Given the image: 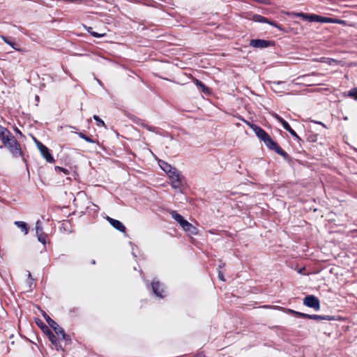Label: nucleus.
I'll return each instance as SVG.
<instances>
[{"instance_id": "0eeeda50", "label": "nucleus", "mask_w": 357, "mask_h": 357, "mask_svg": "<svg viewBox=\"0 0 357 357\" xmlns=\"http://www.w3.org/2000/svg\"><path fill=\"white\" fill-rule=\"evenodd\" d=\"M6 148L10 151L13 157L18 158L22 156V151L21 149L20 144L17 142L16 139L14 140L13 142H11Z\"/></svg>"}, {"instance_id": "7c9ffc66", "label": "nucleus", "mask_w": 357, "mask_h": 357, "mask_svg": "<svg viewBox=\"0 0 357 357\" xmlns=\"http://www.w3.org/2000/svg\"><path fill=\"white\" fill-rule=\"evenodd\" d=\"M291 136H293L294 137L295 139H296L297 141H301V139L298 137V135L296 134V132L292 129L291 128V130H289L288 131Z\"/></svg>"}, {"instance_id": "a878e982", "label": "nucleus", "mask_w": 357, "mask_h": 357, "mask_svg": "<svg viewBox=\"0 0 357 357\" xmlns=\"http://www.w3.org/2000/svg\"><path fill=\"white\" fill-rule=\"evenodd\" d=\"M93 119L96 121L97 126L100 127H105V122L97 115H93Z\"/></svg>"}, {"instance_id": "9b49d317", "label": "nucleus", "mask_w": 357, "mask_h": 357, "mask_svg": "<svg viewBox=\"0 0 357 357\" xmlns=\"http://www.w3.org/2000/svg\"><path fill=\"white\" fill-rule=\"evenodd\" d=\"M271 45V41L264 39H252L250 41V46L255 48H266Z\"/></svg>"}, {"instance_id": "bb28decb", "label": "nucleus", "mask_w": 357, "mask_h": 357, "mask_svg": "<svg viewBox=\"0 0 357 357\" xmlns=\"http://www.w3.org/2000/svg\"><path fill=\"white\" fill-rule=\"evenodd\" d=\"M1 38H2V40L8 45H9L10 46H11L13 49L16 50H18V49L15 47V43H13L11 41H10L7 37L4 36H1Z\"/></svg>"}, {"instance_id": "f03ea898", "label": "nucleus", "mask_w": 357, "mask_h": 357, "mask_svg": "<svg viewBox=\"0 0 357 357\" xmlns=\"http://www.w3.org/2000/svg\"><path fill=\"white\" fill-rule=\"evenodd\" d=\"M263 142L269 149L275 151L278 154L282 156L284 160H289L290 159L289 154L273 141L269 135Z\"/></svg>"}, {"instance_id": "9d476101", "label": "nucleus", "mask_w": 357, "mask_h": 357, "mask_svg": "<svg viewBox=\"0 0 357 357\" xmlns=\"http://www.w3.org/2000/svg\"><path fill=\"white\" fill-rule=\"evenodd\" d=\"M151 287L153 292L156 296L159 298L165 297V291L159 281L153 280L151 283Z\"/></svg>"}, {"instance_id": "f704fd0d", "label": "nucleus", "mask_w": 357, "mask_h": 357, "mask_svg": "<svg viewBox=\"0 0 357 357\" xmlns=\"http://www.w3.org/2000/svg\"><path fill=\"white\" fill-rule=\"evenodd\" d=\"M90 33L91 36L96 38H101L103 36V34H100L95 31L90 32Z\"/></svg>"}, {"instance_id": "a211bd4d", "label": "nucleus", "mask_w": 357, "mask_h": 357, "mask_svg": "<svg viewBox=\"0 0 357 357\" xmlns=\"http://www.w3.org/2000/svg\"><path fill=\"white\" fill-rule=\"evenodd\" d=\"M183 230L192 235H196L198 233L197 229L190 222L188 223Z\"/></svg>"}, {"instance_id": "2f4dec72", "label": "nucleus", "mask_w": 357, "mask_h": 357, "mask_svg": "<svg viewBox=\"0 0 357 357\" xmlns=\"http://www.w3.org/2000/svg\"><path fill=\"white\" fill-rule=\"evenodd\" d=\"M54 169L56 172H62L65 174H68L69 173V171L67 169L63 168L61 167L56 166Z\"/></svg>"}, {"instance_id": "5701e85b", "label": "nucleus", "mask_w": 357, "mask_h": 357, "mask_svg": "<svg viewBox=\"0 0 357 357\" xmlns=\"http://www.w3.org/2000/svg\"><path fill=\"white\" fill-rule=\"evenodd\" d=\"M171 215L173 219H174L178 223H179L181 220H183L184 218L182 215H181L179 213H178L175 211H172L171 212Z\"/></svg>"}, {"instance_id": "aec40b11", "label": "nucleus", "mask_w": 357, "mask_h": 357, "mask_svg": "<svg viewBox=\"0 0 357 357\" xmlns=\"http://www.w3.org/2000/svg\"><path fill=\"white\" fill-rule=\"evenodd\" d=\"M27 280L26 281V284L28 285L29 289L32 290L33 288L36 286L34 284V280L31 276L30 271H27Z\"/></svg>"}, {"instance_id": "f8f14e48", "label": "nucleus", "mask_w": 357, "mask_h": 357, "mask_svg": "<svg viewBox=\"0 0 357 357\" xmlns=\"http://www.w3.org/2000/svg\"><path fill=\"white\" fill-rule=\"evenodd\" d=\"M250 128L254 131L257 137L261 141H264L269 135L259 126H250Z\"/></svg>"}, {"instance_id": "cd10ccee", "label": "nucleus", "mask_w": 357, "mask_h": 357, "mask_svg": "<svg viewBox=\"0 0 357 357\" xmlns=\"http://www.w3.org/2000/svg\"><path fill=\"white\" fill-rule=\"evenodd\" d=\"M37 235V237H38V240L42 243L43 244H45L46 243V238H47V235L44 233H41V234H36Z\"/></svg>"}, {"instance_id": "c03bdc74", "label": "nucleus", "mask_w": 357, "mask_h": 357, "mask_svg": "<svg viewBox=\"0 0 357 357\" xmlns=\"http://www.w3.org/2000/svg\"><path fill=\"white\" fill-rule=\"evenodd\" d=\"M36 100H39V97L38 96H36Z\"/></svg>"}, {"instance_id": "a18cd8bd", "label": "nucleus", "mask_w": 357, "mask_h": 357, "mask_svg": "<svg viewBox=\"0 0 357 357\" xmlns=\"http://www.w3.org/2000/svg\"><path fill=\"white\" fill-rule=\"evenodd\" d=\"M91 263H92L93 264H95V263H96L95 260H93Z\"/></svg>"}, {"instance_id": "58836bf2", "label": "nucleus", "mask_w": 357, "mask_h": 357, "mask_svg": "<svg viewBox=\"0 0 357 357\" xmlns=\"http://www.w3.org/2000/svg\"><path fill=\"white\" fill-rule=\"evenodd\" d=\"M225 266V264H220L218 266V270H221Z\"/></svg>"}, {"instance_id": "473e14b6", "label": "nucleus", "mask_w": 357, "mask_h": 357, "mask_svg": "<svg viewBox=\"0 0 357 357\" xmlns=\"http://www.w3.org/2000/svg\"><path fill=\"white\" fill-rule=\"evenodd\" d=\"M189 222L186 220L183 219L181 220L178 224L181 225V227L183 228V229H185V226L188 225Z\"/></svg>"}, {"instance_id": "6ab92c4d", "label": "nucleus", "mask_w": 357, "mask_h": 357, "mask_svg": "<svg viewBox=\"0 0 357 357\" xmlns=\"http://www.w3.org/2000/svg\"><path fill=\"white\" fill-rule=\"evenodd\" d=\"M275 119L280 122L281 123V124L282 125V127L284 130H286L287 131H289V130H291V126H289V124L288 123V122H287L285 120H284L282 117H280L279 115L278 114H275Z\"/></svg>"}, {"instance_id": "1a4fd4ad", "label": "nucleus", "mask_w": 357, "mask_h": 357, "mask_svg": "<svg viewBox=\"0 0 357 357\" xmlns=\"http://www.w3.org/2000/svg\"><path fill=\"white\" fill-rule=\"evenodd\" d=\"M252 20L255 22H259V23H267L273 26H275V27L279 29L280 30L282 29L280 26L278 25L276 22L270 21L268 18H266L262 15H258V14L253 15L252 17Z\"/></svg>"}, {"instance_id": "423d86ee", "label": "nucleus", "mask_w": 357, "mask_h": 357, "mask_svg": "<svg viewBox=\"0 0 357 357\" xmlns=\"http://www.w3.org/2000/svg\"><path fill=\"white\" fill-rule=\"evenodd\" d=\"M38 149L40 151L42 156L47 162L52 163L54 162V157L50 153V149L42 143H38Z\"/></svg>"}, {"instance_id": "2eb2a0df", "label": "nucleus", "mask_w": 357, "mask_h": 357, "mask_svg": "<svg viewBox=\"0 0 357 357\" xmlns=\"http://www.w3.org/2000/svg\"><path fill=\"white\" fill-rule=\"evenodd\" d=\"M13 135L7 128L0 126V139L3 142Z\"/></svg>"}, {"instance_id": "20e7f679", "label": "nucleus", "mask_w": 357, "mask_h": 357, "mask_svg": "<svg viewBox=\"0 0 357 357\" xmlns=\"http://www.w3.org/2000/svg\"><path fill=\"white\" fill-rule=\"evenodd\" d=\"M44 318L45 319L48 325L52 328H53V330L54 331L55 333L57 335H61L62 339L64 340H67L68 339V336L66 334L64 330L61 327H60L54 320L51 319L47 314L44 315Z\"/></svg>"}, {"instance_id": "7ed1b4c3", "label": "nucleus", "mask_w": 357, "mask_h": 357, "mask_svg": "<svg viewBox=\"0 0 357 357\" xmlns=\"http://www.w3.org/2000/svg\"><path fill=\"white\" fill-rule=\"evenodd\" d=\"M170 181L171 185L174 189H180L183 180V176L178 172L176 168L167 174Z\"/></svg>"}, {"instance_id": "4c0bfd02", "label": "nucleus", "mask_w": 357, "mask_h": 357, "mask_svg": "<svg viewBox=\"0 0 357 357\" xmlns=\"http://www.w3.org/2000/svg\"><path fill=\"white\" fill-rule=\"evenodd\" d=\"M243 121L250 128V126H256L255 124L254 123H250L249 121H246V120H243Z\"/></svg>"}, {"instance_id": "f3484780", "label": "nucleus", "mask_w": 357, "mask_h": 357, "mask_svg": "<svg viewBox=\"0 0 357 357\" xmlns=\"http://www.w3.org/2000/svg\"><path fill=\"white\" fill-rule=\"evenodd\" d=\"M14 224L21 229V231L22 232H24V234L25 235H26L29 232V227H28V225L25 222H23V221H15L14 222Z\"/></svg>"}, {"instance_id": "412c9836", "label": "nucleus", "mask_w": 357, "mask_h": 357, "mask_svg": "<svg viewBox=\"0 0 357 357\" xmlns=\"http://www.w3.org/2000/svg\"><path fill=\"white\" fill-rule=\"evenodd\" d=\"M195 84H196V86L200 87L202 91L204 93H208V91H209L208 88L202 82H201L200 80L196 79L195 80Z\"/></svg>"}, {"instance_id": "ddd939ff", "label": "nucleus", "mask_w": 357, "mask_h": 357, "mask_svg": "<svg viewBox=\"0 0 357 357\" xmlns=\"http://www.w3.org/2000/svg\"><path fill=\"white\" fill-rule=\"evenodd\" d=\"M107 220L111 224L112 227H114L116 229L119 230L121 232H126V227L124 225L120 222L119 220L113 219L112 218L107 217Z\"/></svg>"}, {"instance_id": "79ce46f5", "label": "nucleus", "mask_w": 357, "mask_h": 357, "mask_svg": "<svg viewBox=\"0 0 357 357\" xmlns=\"http://www.w3.org/2000/svg\"><path fill=\"white\" fill-rule=\"evenodd\" d=\"M88 32L90 33V32H92V28L91 27H89L88 29H87Z\"/></svg>"}, {"instance_id": "c85d7f7f", "label": "nucleus", "mask_w": 357, "mask_h": 357, "mask_svg": "<svg viewBox=\"0 0 357 357\" xmlns=\"http://www.w3.org/2000/svg\"><path fill=\"white\" fill-rule=\"evenodd\" d=\"M15 139L16 138L15 137V136L12 135L11 137L6 139V140L3 142L2 143L6 147H7L11 142H13Z\"/></svg>"}, {"instance_id": "6e6552de", "label": "nucleus", "mask_w": 357, "mask_h": 357, "mask_svg": "<svg viewBox=\"0 0 357 357\" xmlns=\"http://www.w3.org/2000/svg\"><path fill=\"white\" fill-rule=\"evenodd\" d=\"M45 332L47 333L49 340L55 346L56 350L62 349L61 345L56 335L46 326H45Z\"/></svg>"}, {"instance_id": "72a5a7b5", "label": "nucleus", "mask_w": 357, "mask_h": 357, "mask_svg": "<svg viewBox=\"0 0 357 357\" xmlns=\"http://www.w3.org/2000/svg\"><path fill=\"white\" fill-rule=\"evenodd\" d=\"M284 84V82H281V81H279V82H275V81H274V82H271V84H272L271 87H272L273 89H275V86H277V85H280V84Z\"/></svg>"}, {"instance_id": "ea45409f", "label": "nucleus", "mask_w": 357, "mask_h": 357, "mask_svg": "<svg viewBox=\"0 0 357 357\" xmlns=\"http://www.w3.org/2000/svg\"><path fill=\"white\" fill-rule=\"evenodd\" d=\"M33 139H34V142H35L36 146H38V143H41V142H39L38 140H37L36 138H35V137Z\"/></svg>"}, {"instance_id": "a19ab883", "label": "nucleus", "mask_w": 357, "mask_h": 357, "mask_svg": "<svg viewBox=\"0 0 357 357\" xmlns=\"http://www.w3.org/2000/svg\"><path fill=\"white\" fill-rule=\"evenodd\" d=\"M139 125H140L141 126L144 127V128H146V126H147V124H146V123H143V122L140 123H139Z\"/></svg>"}, {"instance_id": "37998d69", "label": "nucleus", "mask_w": 357, "mask_h": 357, "mask_svg": "<svg viewBox=\"0 0 357 357\" xmlns=\"http://www.w3.org/2000/svg\"><path fill=\"white\" fill-rule=\"evenodd\" d=\"M16 132L17 133H19L20 135H22V132H20V130H19L18 129H16Z\"/></svg>"}, {"instance_id": "dca6fc26", "label": "nucleus", "mask_w": 357, "mask_h": 357, "mask_svg": "<svg viewBox=\"0 0 357 357\" xmlns=\"http://www.w3.org/2000/svg\"><path fill=\"white\" fill-rule=\"evenodd\" d=\"M159 166L160 168L167 173H169L171 171H172L175 167H172L169 163H167L165 161L163 160H159L158 162Z\"/></svg>"}, {"instance_id": "c756f323", "label": "nucleus", "mask_w": 357, "mask_h": 357, "mask_svg": "<svg viewBox=\"0 0 357 357\" xmlns=\"http://www.w3.org/2000/svg\"><path fill=\"white\" fill-rule=\"evenodd\" d=\"M36 234L43 233V229L40 227V220H38L36 223Z\"/></svg>"}, {"instance_id": "393cba45", "label": "nucleus", "mask_w": 357, "mask_h": 357, "mask_svg": "<svg viewBox=\"0 0 357 357\" xmlns=\"http://www.w3.org/2000/svg\"><path fill=\"white\" fill-rule=\"evenodd\" d=\"M347 96L349 97L354 98L355 100H357V87L353 88L350 91H349Z\"/></svg>"}, {"instance_id": "39448f33", "label": "nucleus", "mask_w": 357, "mask_h": 357, "mask_svg": "<svg viewBox=\"0 0 357 357\" xmlns=\"http://www.w3.org/2000/svg\"><path fill=\"white\" fill-rule=\"evenodd\" d=\"M303 304L309 307H312L315 310H319L320 309V302L319 300L313 295H309L304 298Z\"/></svg>"}, {"instance_id": "b1692460", "label": "nucleus", "mask_w": 357, "mask_h": 357, "mask_svg": "<svg viewBox=\"0 0 357 357\" xmlns=\"http://www.w3.org/2000/svg\"><path fill=\"white\" fill-rule=\"evenodd\" d=\"M78 136L84 139L86 142H89V143H95L96 141L92 139L90 137L86 135L85 134H84L83 132H79L78 133Z\"/></svg>"}, {"instance_id": "e433bc0d", "label": "nucleus", "mask_w": 357, "mask_h": 357, "mask_svg": "<svg viewBox=\"0 0 357 357\" xmlns=\"http://www.w3.org/2000/svg\"><path fill=\"white\" fill-rule=\"evenodd\" d=\"M146 129H147L149 131L155 132V128L150 126L149 125L146 126Z\"/></svg>"}, {"instance_id": "4be33fe9", "label": "nucleus", "mask_w": 357, "mask_h": 357, "mask_svg": "<svg viewBox=\"0 0 357 357\" xmlns=\"http://www.w3.org/2000/svg\"><path fill=\"white\" fill-rule=\"evenodd\" d=\"M287 311L289 314L296 315V316H297L298 317H301V318H307V314L300 312H297V311H295V310H291V309H287Z\"/></svg>"}, {"instance_id": "4468645a", "label": "nucleus", "mask_w": 357, "mask_h": 357, "mask_svg": "<svg viewBox=\"0 0 357 357\" xmlns=\"http://www.w3.org/2000/svg\"><path fill=\"white\" fill-rule=\"evenodd\" d=\"M307 319H313V320H327L332 321L335 320V317L330 315H317V314H308Z\"/></svg>"}, {"instance_id": "c9c22d12", "label": "nucleus", "mask_w": 357, "mask_h": 357, "mask_svg": "<svg viewBox=\"0 0 357 357\" xmlns=\"http://www.w3.org/2000/svg\"><path fill=\"white\" fill-rule=\"evenodd\" d=\"M218 278L222 281H225L224 274L221 270H218Z\"/></svg>"}, {"instance_id": "f257e3e1", "label": "nucleus", "mask_w": 357, "mask_h": 357, "mask_svg": "<svg viewBox=\"0 0 357 357\" xmlns=\"http://www.w3.org/2000/svg\"><path fill=\"white\" fill-rule=\"evenodd\" d=\"M288 15L290 16L301 17L302 19H303L305 20H308L309 22H321V23H330V22H333V20L332 18L323 17V16L318 15L316 14H308V13H304L292 12V13H288Z\"/></svg>"}]
</instances>
